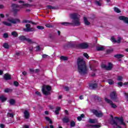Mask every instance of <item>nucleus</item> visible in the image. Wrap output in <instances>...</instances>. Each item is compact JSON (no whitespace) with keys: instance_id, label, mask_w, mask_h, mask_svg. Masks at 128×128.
I'll return each mask as SVG.
<instances>
[{"instance_id":"1","label":"nucleus","mask_w":128,"mask_h":128,"mask_svg":"<svg viewBox=\"0 0 128 128\" xmlns=\"http://www.w3.org/2000/svg\"><path fill=\"white\" fill-rule=\"evenodd\" d=\"M77 64L78 66V72L81 76L86 74L88 72V68L86 64V61L82 57H79L77 59Z\"/></svg>"},{"instance_id":"2","label":"nucleus","mask_w":128,"mask_h":128,"mask_svg":"<svg viewBox=\"0 0 128 128\" xmlns=\"http://www.w3.org/2000/svg\"><path fill=\"white\" fill-rule=\"evenodd\" d=\"M7 20L8 22L4 21L2 22V24H4V26H12V24H18L20 22V20L18 18H14L12 17H10L7 19Z\"/></svg>"},{"instance_id":"3","label":"nucleus","mask_w":128,"mask_h":128,"mask_svg":"<svg viewBox=\"0 0 128 128\" xmlns=\"http://www.w3.org/2000/svg\"><path fill=\"white\" fill-rule=\"evenodd\" d=\"M110 117L112 118L111 124H112V126H118V122H120V124L126 126V123L124 122V118H118V117H115V120H114V116H112V115H110Z\"/></svg>"},{"instance_id":"4","label":"nucleus","mask_w":128,"mask_h":128,"mask_svg":"<svg viewBox=\"0 0 128 128\" xmlns=\"http://www.w3.org/2000/svg\"><path fill=\"white\" fill-rule=\"evenodd\" d=\"M71 48H82V50H86L88 48V43H81L78 45L74 43L70 44Z\"/></svg>"},{"instance_id":"5","label":"nucleus","mask_w":128,"mask_h":128,"mask_svg":"<svg viewBox=\"0 0 128 128\" xmlns=\"http://www.w3.org/2000/svg\"><path fill=\"white\" fill-rule=\"evenodd\" d=\"M52 90V87L48 85H43L42 87V92L45 96H48V94H50V92Z\"/></svg>"},{"instance_id":"6","label":"nucleus","mask_w":128,"mask_h":128,"mask_svg":"<svg viewBox=\"0 0 128 128\" xmlns=\"http://www.w3.org/2000/svg\"><path fill=\"white\" fill-rule=\"evenodd\" d=\"M92 112L94 114L97 118H102V116H104V114L101 111H98V110H92Z\"/></svg>"},{"instance_id":"7","label":"nucleus","mask_w":128,"mask_h":128,"mask_svg":"<svg viewBox=\"0 0 128 128\" xmlns=\"http://www.w3.org/2000/svg\"><path fill=\"white\" fill-rule=\"evenodd\" d=\"M72 24L71 26H80V18L75 19L72 20V22H71Z\"/></svg>"},{"instance_id":"8","label":"nucleus","mask_w":128,"mask_h":128,"mask_svg":"<svg viewBox=\"0 0 128 128\" xmlns=\"http://www.w3.org/2000/svg\"><path fill=\"white\" fill-rule=\"evenodd\" d=\"M26 28L23 29L24 32H34V28H30V24H26Z\"/></svg>"},{"instance_id":"9","label":"nucleus","mask_w":128,"mask_h":128,"mask_svg":"<svg viewBox=\"0 0 128 128\" xmlns=\"http://www.w3.org/2000/svg\"><path fill=\"white\" fill-rule=\"evenodd\" d=\"M102 68L106 70H110L112 68V63L110 62H109L108 64V66H106V65L103 64L102 65Z\"/></svg>"},{"instance_id":"10","label":"nucleus","mask_w":128,"mask_h":128,"mask_svg":"<svg viewBox=\"0 0 128 128\" xmlns=\"http://www.w3.org/2000/svg\"><path fill=\"white\" fill-rule=\"evenodd\" d=\"M105 100L108 104H110V106H111V108H116L117 107L116 105L112 103V102L110 100L108 99V98H105Z\"/></svg>"},{"instance_id":"11","label":"nucleus","mask_w":128,"mask_h":128,"mask_svg":"<svg viewBox=\"0 0 128 128\" xmlns=\"http://www.w3.org/2000/svg\"><path fill=\"white\" fill-rule=\"evenodd\" d=\"M12 8L14 12H19L20 10V6L16 4H12Z\"/></svg>"},{"instance_id":"12","label":"nucleus","mask_w":128,"mask_h":128,"mask_svg":"<svg viewBox=\"0 0 128 128\" xmlns=\"http://www.w3.org/2000/svg\"><path fill=\"white\" fill-rule=\"evenodd\" d=\"M70 18L73 20H76L78 18H80L78 17L80 16V15H78V14H76V13L70 14Z\"/></svg>"},{"instance_id":"13","label":"nucleus","mask_w":128,"mask_h":128,"mask_svg":"<svg viewBox=\"0 0 128 128\" xmlns=\"http://www.w3.org/2000/svg\"><path fill=\"white\" fill-rule=\"evenodd\" d=\"M118 95H116V91H114L110 94V97L111 100H116V97Z\"/></svg>"},{"instance_id":"14","label":"nucleus","mask_w":128,"mask_h":128,"mask_svg":"<svg viewBox=\"0 0 128 128\" xmlns=\"http://www.w3.org/2000/svg\"><path fill=\"white\" fill-rule=\"evenodd\" d=\"M30 117V112L28 110H25L24 112V118H26V120H28Z\"/></svg>"},{"instance_id":"15","label":"nucleus","mask_w":128,"mask_h":128,"mask_svg":"<svg viewBox=\"0 0 128 128\" xmlns=\"http://www.w3.org/2000/svg\"><path fill=\"white\" fill-rule=\"evenodd\" d=\"M4 78L6 80H12V76L8 73H6L4 76Z\"/></svg>"},{"instance_id":"16","label":"nucleus","mask_w":128,"mask_h":128,"mask_svg":"<svg viewBox=\"0 0 128 128\" xmlns=\"http://www.w3.org/2000/svg\"><path fill=\"white\" fill-rule=\"evenodd\" d=\"M119 20H123L125 24H128V18L124 16H119Z\"/></svg>"},{"instance_id":"17","label":"nucleus","mask_w":128,"mask_h":128,"mask_svg":"<svg viewBox=\"0 0 128 128\" xmlns=\"http://www.w3.org/2000/svg\"><path fill=\"white\" fill-rule=\"evenodd\" d=\"M89 88H90V90H94V88H98V84H90Z\"/></svg>"},{"instance_id":"18","label":"nucleus","mask_w":128,"mask_h":128,"mask_svg":"<svg viewBox=\"0 0 128 128\" xmlns=\"http://www.w3.org/2000/svg\"><path fill=\"white\" fill-rule=\"evenodd\" d=\"M62 120L63 122H65V124H68V122H70V118L68 117L65 116L62 119Z\"/></svg>"},{"instance_id":"19","label":"nucleus","mask_w":128,"mask_h":128,"mask_svg":"<svg viewBox=\"0 0 128 128\" xmlns=\"http://www.w3.org/2000/svg\"><path fill=\"white\" fill-rule=\"evenodd\" d=\"M98 122L96 119H89V122L90 124H98Z\"/></svg>"},{"instance_id":"20","label":"nucleus","mask_w":128,"mask_h":128,"mask_svg":"<svg viewBox=\"0 0 128 128\" xmlns=\"http://www.w3.org/2000/svg\"><path fill=\"white\" fill-rule=\"evenodd\" d=\"M84 24L86 26H90V22H88V19L86 18V17L84 18Z\"/></svg>"},{"instance_id":"21","label":"nucleus","mask_w":128,"mask_h":128,"mask_svg":"<svg viewBox=\"0 0 128 128\" xmlns=\"http://www.w3.org/2000/svg\"><path fill=\"white\" fill-rule=\"evenodd\" d=\"M61 24L62 26H72V22H62Z\"/></svg>"},{"instance_id":"22","label":"nucleus","mask_w":128,"mask_h":128,"mask_svg":"<svg viewBox=\"0 0 128 128\" xmlns=\"http://www.w3.org/2000/svg\"><path fill=\"white\" fill-rule=\"evenodd\" d=\"M62 110L60 107H57L54 111L55 114H60V112Z\"/></svg>"},{"instance_id":"23","label":"nucleus","mask_w":128,"mask_h":128,"mask_svg":"<svg viewBox=\"0 0 128 128\" xmlns=\"http://www.w3.org/2000/svg\"><path fill=\"white\" fill-rule=\"evenodd\" d=\"M22 22L24 24L29 23V24H36L35 22H32V21L28 20H24L22 21Z\"/></svg>"},{"instance_id":"24","label":"nucleus","mask_w":128,"mask_h":128,"mask_svg":"<svg viewBox=\"0 0 128 128\" xmlns=\"http://www.w3.org/2000/svg\"><path fill=\"white\" fill-rule=\"evenodd\" d=\"M124 54H117L114 56V57L116 58H124Z\"/></svg>"},{"instance_id":"25","label":"nucleus","mask_w":128,"mask_h":128,"mask_svg":"<svg viewBox=\"0 0 128 128\" xmlns=\"http://www.w3.org/2000/svg\"><path fill=\"white\" fill-rule=\"evenodd\" d=\"M11 34L14 36V38H18V32L16 31L12 32Z\"/></svg>"},{"instance_id":"26","label":"nucleus","mask_w":128,"mask_h":128,"mask_svg":"<svg viewBox=\"0 0 128 128\" xmlns=\"http://www.w3.org/2000/svg\"><path fill=\"white\" fill-rule=\"evenodd\" d=\"M0 100L2 102H6V98L4 96H0Z\"/></svg>"},{"instance_id":"27","label":"nucleus","mask_w":128,"mask_h":128,"mask_svg":"<svg viewBox=\"0 0 128 128\" xmlns=\"http://www.w3.org/2000/svg\"><path fill=\"white\" fill-rule=\"evenodd\" d=\"M26 42H27L28 44H36V42L30 38H26Z\"/></svg>"},{"instance_id":"28","label":"nucleus","mask_w":128,"mask_h":128,"mask_svg":"<svg viewBox=\"0 0 128 128\" xmlns=\"http://www.w3.org/2000/svg\"><path fill=\"white\" fill-rule=\"evenodd\" d=\"M14 113L8 112L7 114V117L8 118H14Z\"/></svg>"},{"instance_id":"29","label":"nucleus","mask_w":128,"mask_h":128,"mask_svg":"<svg viewBox=\"0 0 128 128\" xmlns=\"http://www.w3.org/2000/svg\"><path fill=\"white\" fill-rule=\"evenodd\" d=\"M70 126L71 128H74V126H76V122L74 120H72L70 122Z\"/></svg>"},{"instance_id":"30","label":"nucleus","mask_w":128,"mask_h":128,"mask_svg":"<svg viewBox=\"0 0 128 128\" xmlns=\"http://www.w3.org/2000/svg\"><path fill=\"white\" fill-rule=\"evenodd\" d=\"M4 92H12V89L10 88H6L4 90Z\"/></svg>"},{"instance_id":"31","label":"nucleus","mask_w":128,"mask_h":128,"mask_svg":"<svg viewBox=\"0 0 128 128\" xmlns=\"http://www.w3.org/2000/svg\"><path fill=\"white\" fill-rule=\"evenodd\" d=\"M82 118H84V114H82L80 115V116H78V118H77L79 122H80V120H82Z\"/></svg>"},{"instance_id":"32","label":"nucleus","mask_w":128,"mask_h":128,"mask_svg":"<svg viewBox=\"0 0 128 128\" xmlns=\"http://www.w3.org/2000/svg\"><path fill=\"white\" fill-rule=\"evenodd\" d=\"M19 40H26V36H20L19 37Z\"/></svg>"},{"instance_id":"33","label":"nucleus","mask_w":128,"mask_h":128,"mask_svg":"<svg viewBox=\"0 0 128 128\" xmlns=\"http://www.w3.org/2000/svg\"><path fill=\"white\" fill-rule=\"evenodd\" d=\"M10 104L12 106H13V104H16V101L14 99H10L9 102Z\"/></svg>"},{"instance_id":"34","label":"nucleus","mask_w":128,"mask_h":128,"mask_svg":"<svg viewBox=\"0 0 128 128\" xmlns=\"http://www.w3.org/2000/svg\"><path fill=\"white\" fill-rule=\"evenodd\" d=\"M90 126L91 128H100V124H95V125H90Z\"/></svg>"},{"instance_id":"35","label":"nucleus","mask_w":128,"mask_h":128,"mask_svg":"<svg viewBox=\"0 0 128 128\" xmlns=\"http://www.w3.org/2000/svg\"><path fill=\"white\" fill-rule=\"evenodd\" d=\"M108 82L109 84H114V80H112V79H108Z\"/></svg>"},{"instance_id":"36","label":"nucleus","mask_w":128,"mask_h":128,"mask_svg":"<svg viewBox=\"0 0 128 128\" xmlns=\"http://www.w3.org/2000/svg\"><path fill=\"white\" fill-rule=\"evenodd\" d=\"M46 120H47L48 122H49L50 124H52V120L50 119V118L49 117H46L45 118Z\"/></svg>"},{"instance_id":"37","label":"nucleus","mask_w":128,"mask_h":128,"mask_svg":"<svg viewBox=\"0 0 128 128\" xmlns=\"http://www.w3.org/2000/svg\"><path fill=\"white\" fill-rule=\"evenodd\" d=\"M114 10L118 14H120V9L116 7L114 8Z\"/></svg>"},{"instance_id":"38","label":"nucleus","mask_w":128,"mask_h":128,"mask_svg":"<svg viewBox=\"0 0 128 128\" xmlns=\"http://www.w3.org/2000/svg\"><path fill=\"white\" fill-rule=\"evenodd\" d=\"M4 48H10V46H8V43H4L3 45Z\"/></svg>"},{"instance_id":"39","label":"nucleus","mask_w":128,"mask_h":128,"mask_svg":"<svg viewBox=\"0 0 128 128\" xmlns=\"http://www.w3.org/2000/svg\"><path fill=\"white\" fill-rule=\"evenodd\" d=\"M60 59L62 60H68V57L64 56H61Z\"/></svg>"},{"instance_id":"40","label":"nucleus","mask_w":128,"mask_h":128,"mask_svg":"<svg viewBox=\"0 0 128 128\" xmlns=\"http://www.w3.org/2000/svg\"><path fill=\"white\" fill-rule=\"evenodd\" d=\"M46 28H54V26L50 24H45Z\"/></svg>"},{"instance_id":"41","label":"nucleus","mask_w":128,"mask_h":128,"mask_svg":"<svg viewBox=\"0 0 128 128\" xmlns=\"http://www.w3.org/2000/svg\"><path fill=\"white\" fill-rule=\"evenodd\" d=\"M94 4L96 6H102V4L98 1H95Z\"/></svg>"},{"instance_id":"42","label":"nucleus","mask_w":128,"mask_h":128,"mask_svg":"<svg viewBox=\"0 0 128 128\" xmlns=\"http://www.w3.org/2000/svg\"><path fill=\"white\" fill-rule=\"evenodd\" d=\"M111 40L112 42H114V44L116 42V38H114V36L111 38Z\"/></svg>"},{"instance_id":"43","label":"nucleus","mask_w":128,"mask_h":128,"mask_svg":"<svg viewBox=\"0 0 128 128\" xmlns=\"http://www.w3.org/2000/svg\"><path fill=\"white\" fill-rule=\"evenodd\" d=\"M120 40H122V38H120V36H118V40H116V42H117V44H120Z\"/></svg>"},{"instance_id":"44","label":"nucleus","mask_w":128,"mask_h":128,"mask_svg":"<svg viewBox=\"0 0 128 128\" xmlns=\"http://www.w3.org/2000/svg\"><path fill=\"white\" fill-rule=\"evenodd\" d=\"M3 38H8V33L4 34L3 35Z\"/></svg>"},{"instance_id":"45","label":"nucleus","mask_w":128,"mask_h":128,"mask_svg":"<svg viewBox=\"0 0 128 128\" xmlns=\"http://www.w3.org/2000/svg\"><path fill=\"white\" fill-rule=\"evenodd\" d=\"M37 96H42V94H40V92L38 91H36L35 92Z\"/></svg>"},{"instance_id":"46","label":"nucleus","mask_w":128,"mask_h":128,"mask_svg":"<svg viewBox=\"0 0 128 128\" xmlns=\"http://www.w3.org/2000/svg\"><path fill=\"white\" fill-rule=\"evenodd\" d=\"M23 6H26V8H30V6H32V5L28 4H23Z\"/></svg>"},{"instance_id":"47","label":"nucleus","mask_w":128,"mask_h":128,"mask_svg":"<svg viewBox=\"0 0 128 128\" xmlns=\"http://www.w3.org/2000/svg\"><path fill=\"white\" fill-rule=\"evenodd\" d=\"M97 50H104V47H102V46L98 47Z\"/></svg>"},{"instance_id":"48","label":"nucleus","mask_w":128,"mask_h":128,"mask_svg":"<svg viewBox=\"0 0 128 128\" xmlns=\"http://www.w3.org/2000/svg\"><path fill=\"white\" fill-rule=\"evenodd\" d=\"M37 28L38 30H44V28L43 26H37Z\"/></svg>"},{"instance_id":"49","label":"nucleus","mask_w":128,"mask_h":128,"mask_svg":"<svg viewBox=\"0 0 128 128\" xmlns=\"http://www.w3.org/2000/svg\"><path fill=\"white\" fill-rule=\"evenodd\" d=\"M118 80H119L120 82H122V76H118Z\"/></svg>"},{"instance_id":"50","label":"nucleus","mask_w":128,"mask_h":128,"mask_svg":"<svg viewBox=\"0 0 128 128\" xmlns=\"http://www.w3.org/2000/svg\"><path fill=\"white\" fill-rule=\"evenodd\" d=\"M14 86H18V82L17 81H14Z\"/></svg>"},{"instance_id":"51","label":"nucleus","mask_w":128,"mask_h":128,"mask_svg":"<svg viewBox=\"0 0 128 128\" xmlns=\"http://www.w3.org/2000/svg\"><path fill=\"white\" fill-rule=\"evenodd\" d=\"M84 56H85V58H90V56H88V54L86 53H84Z\"/></svg>"},{"instance_id":"52","label":"nucleus","mask_w":128,"mask_h":128,"mask_svg":"<svg viewBox=\"0 0 128 128\" xmlns=\"http://www.w3.org/2000/svg\"><path fill=\"white\" fill-rule=\"evenodd\" d=\"M47 8H49V10H51L52 8V10L54 9V7L52 6H48Z\"/></svg>"},{"instance_id":"53","label":"nucleus","mask_w":128,"mask_h":128,"mask_svg":"<svg viewBox=\"0 0 128 128\" xmlns=\"http://www.w3.org/2000/svg\"><path fill=\"white\" fill-rule=\"evenodd\" d=\"M113 50H112L109 49L106 50V52H107V54H110V52H112Z\"/></svg>"},{"instance_id":"54","label":"nucleus","mask_w":128,"mask_h":128,"mask_svg":"<svg viewBox=\"0 0 128 128\" xmlns=\"http://www.w3.org/2000/svg\"><path fill=\"white\" fill-rule=\"evenodd\" d=\"M40 46H37L36 47V52H40Z\"/></svg>"},{"instance_id":"55","label":"nucleus","mask_w":128,"mask_h":128,"mask_svg":"<svg viewBox=\"0 0 128 128\" xmlns=\"http://www.w3.org/2000/svg\"><path fill=\"white\" fill-rule=\"evenodd\" d=\"M90 68L91 70H94V71L96 70V69L94 68V66H92V65H90Z\"/></svg>"},{"instance_id":"56","label":"nucleus","mask_w":128,"mask_h":128,"mask_svg":"<svg viewBox=\"0 0 128 128\" xmlns=\"http://www.w3.org/2000/svg\"><path fill=\"white\" fill-rule=\"evenodd\" d=\"M29 50L30 52H32L34 50V47L32 46L29 47Z\"/></svg>"},{"instance_id":"57","label":"nucleus","mask_w":128,"mask_h":128,"mask_svg":"<svg viewBox=\"0 0 128 128\" xmlns=\"http://www.w3.org/2000/svg\"><path fill=\"white\" fill-rule=\"evenodd\" d=\"M118 86H122V82H118Z\"/></svg>"},{"instance_id":"58","label":"nucleus","mask_w":128,"mask_h":128,"mask_svg":"<svg viewBox=\"0 0 128 128\" xmlns=\"http://www.w3.org/2000/svg\"><path fill=\"white\" fill-rule=\"evenodd\" d=\"M64 90H66V92H68L70 88L68 86L64 87Z\"/></svg>"},{"instance_id":"59","label":"nucleus","mask_w":128,"mask_h":128,"mask_svg":"<svg viewBox=\"0 0 128 128\" xmlns=\"http://www.w3.org/2000/svg\"><path fill=\"white\" fill-rule=\"evenodd\" d=\"M6 126H4V124H0V128H4Z\"/></svg>"},{"instance_id":"60","label":"nucleus","mask_w":128,"mask_h":128,"mask_svg":"<svg viewBox=\"0 0 128 128\" xmlns=\"http://www.w3.org/2000/svg\"><path fill=\"white\" fill-rule=\"evenodd\" d=\"M22 74L23 76H26V74H28V73L26 71L23 72Z\"/></svg>"},{"instance_id":"61","label":"nucleus","mask_w":128,"mask_h":128,"mask_svg":"<svg viewBox=\"0 0 128 128\" xmlns=\"http://www.w3.org/2000/svg\"><path fill=\"white\" fill-rule=\"evenodd\" d=\"M49 38H51V40H52V38H54V36H52V34H50Z\"/></svg>"},{"instance_id":"62","label":"nucleus","mask_w":128,"mask_h":128,"mask_svg":"<svg viewBox=\"0 0 128 128\" xmlns=\"http://www.w3.org/2000/svg\"><path fill=\"white\" fill-rule=\"evenodd\" d=\"M34 72H36V74L40 72V69H36Z\"/></svg>"},{"instance_id":"63","label":"nucleus","mask_w":128,"mask_h":128,"mask_svg":"<svg viewBox=\"0 0 128 128\" xmlns=\"http://www.w3.org/2000/svg\"><path fill=\"white\" fill-rule=\"evenodd\" d=\"M30 70L31 72H34V68H30Z\"/></svg>"},{"instance_id":"64","label":"nucleus","mask_w":128,"mask_h":128,"mask_svg":"<svg viewBox=\"0 0 128 128\" xmlns=\"http://www.w3.org/2000/svg\"><path fill=\"white\" fill-rule=\"evenodd\" d=\"M23 128H30L28 125H25L23 126Z\"/></svg>"}]
</instances>
